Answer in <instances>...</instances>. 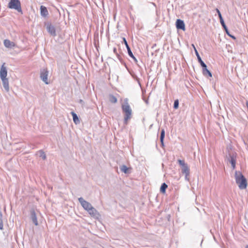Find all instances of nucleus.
I'll return each instance as SVG.
<instances>
[{
    "instance_id": "1",
    "label": "nucleus",
    "mask_w": 248,
    "mask_h": 248,
    "mask_svg": "<svg viewBox=\"0 0 248 248\" xmlns=\"http://www.w3.org/2000/svg\"><path fill=\"white\" fill-rule=\"evenodd\" d=\"M122 109L124 114V124L126 125L128 121L131 119L132 114V110L128 103V98L124 99V102L122 104Z\"/></svg>"
},
{
    "instance_id": "2",
    "label": "nucleus",
    "mask_w": 248,
    "mask_h": 248,
    "mask_svg": "<svg viewBox=\"0 0 248 248\" xmlns=\"http://www.w3.org/2000/svg\"><path fill=\"white\" fill-rule=\"evenodd\" d=\"M234 176L236 183L238 185L239 188L240 189H245L247 186V181L242 172L235 171Z\"/></svg>"
},
{
    "instance_id": "3",
    "label": "nucleus",
    "mask_w": 248,
    "mask_h": 248,
    "mask_svg": "<svg viewBox=\"0 0 248 248\" xmlns=\"http://www.w3.org/2000/svg\"><path fill=\"white\" fill-rule=\"evenodd\" d=\"M8 7L9 9H14L21 14H23L19 0H10L8 3Z\"/></svg>"
},
{
    "instance_id": "4",
    "label": "nucleus",
    "mask_w": 248,
    "mask_h": 248,
    "mask_svg": "<svg viewBox=\"0 0 248 248\" xmlns=\"http://www.w3.org/2000/svg\"><path fill=\"white\" fill-rule=\"evenodd\" d=\"M217 14H218V17L219 18V20H220V22L223 28V29L225 30L226 33L228 35H229L230 37H231L234 40H235L236 39V37L233 35H232L230 33V32L226 26V24H225V22H224V21L223 20V18L222 16V15L221 14V13L219 11V10L217 8L216 9Z\"/></svg>"
},
{
    "instance_id": "5",
    "label": "nucleus",
    "mask_w": 248,
    "mask_h": 248,
    "mask_svg": "<svg viewBox=\"0 0 248 248\" xmlns=\"http://www.w3.org/2000/svg\"><path fill=\"white\" fill-rule=\"evenodd\" d=\"M45 26L48 32L52 36H56V30L54 26L49 22H46L45 24Z\"/></svg>"
},
{
    "instance_id": "6",
    "label": "nucleus",
    "mask_w": 248,
    "mask_h": 248,
    "mask_svg": "<svg viewBox=\"0 0 248 248\" xmlns=\"http://www.w3.org/2000/svg\"><path fill=\"white\" fill-rule=\"evenodd\" d=\"M228 161L231 164L233 169L235 168L236 154L235 153H229L227 156Z\"/></svg>"
},
{
    "instance_id": "7",
    "label": "nucleus",
    "mask_w": 248,
    "mask_h": 248,
    "mask_svg": "<svg viewBox=\"0 0 248 248\" xmlns=\"http://www.w3.org/2000/svg\"><path fill=\"white\" fill-rule=\"evenodd\" d=\"M78 200L81 204L82 207L86 210L88 211L92 206V204L84 200L82 197H80L78 199Z\"/></svg>"
},
{
    "instance_id": "8",
    "label": "nucleus",
    "mask_w": 248,
    "mask_h": 248,
    "mask_svg": "<svg viewBox=\"0 0 248 248\" xmlns=\"http://www.w3.org/2000/svg\"><path fill=\"white\" fill-rule=\"evenodd\" d=\"M48 74V71L46 69H43L41 70L40 78L46 84L49 83L47 79Z\"/></svg>"
},
{
    "instance_id": "9",
    "label": "nucleus",
    "mask_w": 248,
    "mask_h": 248,
    "mask_svg": "<svg viewBox=\"0 0 248 248\" xmlns=\"http://www.w3.org/2000/svg\"><path fill=\"white\" fill-rule=\"evenodd\" d=\"M181 171L182 174L185 175L186 180L189 181V173H190V169L188 166V165L185 166L183 167H182Z\"/></svg>"
},
{
    "instance_id": "10",
    "label": "nucleus",
    "mask_w": 248,
    "mask_h": 248,
    "mask_svg": "<svg viewBox=\"0 0 248 248\" xmlns=\"http://www.w3.org/2000/svg\"><path fill=\"white\" fill-rule=\"evenodd\" d=\"M30 218L33 223L35 225H38L36 214L34 209H32L30 211Z\"/></svg>"
},
{
    "instance_id": "11",
    "label": "nucleus",
    "mask_w": 248,
    "mask_h": 248,
    "mask_svg": "<svg viewBox=\"0 0 248 248\" xmlns=\"http://www.w3.org/2000/svg\"><path fill=\"white\" fill-rule=\"evenodd\" d=\"M176 27L178 30H186L185 24L183 20L177 19L176 21Z\"/></svg>"
},
{
    "instance_id": "12",
    "label": "nucleus",
    "mask_w": 248,
    "mask_h": 248,
    "mask_svg": "<svg viewBox=\"0 0 248 248\" xmlns=\"http://www.w3.org/2000/svg\"><path fill=\"white\" fill-rule=\"evenodd\" d=\"M87 211L92 217L94 218H98L100 216L99 212L93 206Z\"/></svg>"
},
{
    "instance_id": "13",
    "label": "nucleus",
    "mask_w": 248,
    "mask_h": 248,
    "mask_svg": "<svg viewBox=\"0 0 248 248\" xmlns=\"http://www.w3.org/2000/svg\"><path fill=\"white\" fill-rule=\"evenodd\" d=\"M201 66L202 67V74L204 77L207 78L208 77H212L211 72L207 69V65H206V64Z\"/></svg>"
},
{
    "instance_id": "14",
    "label": "nucleus",
    "mask_w": 248,
    "mask_h": 248,
    "mask_svg": "<svg viewBox=\"0 0 248 248\" xmlns=\"http://www.w3.org/2000/svg\"><path fill=\"white\" fill-rule=\"evenodd\" d=\"M5 63H4L0 68V77L1 78H6L7 75V71L6 67L4 66Z\"/></svg>"
},
{
    "instance_id": "15",
    "label": "nucleus",
    "mask_w": 248,
    "mask_h": 248,
    "mask_svg": "<svg viewBox=\"0 0 248 248\" xmlns=\"http://www.w3.org/2000/svg\"><path fill=\"white\" fill-rule=\"evenodd\" d=\"M40 14L41 15L44 17H46L48 15V12L47 8L43 5L40 6Z\"/></svg>"
},
{
    "instance_id": "16",
    "label": "nucleus",
    "mask_w": 248,
    "mask_h": 248,
    "mask_svg": "<svg viewBox=\"0 0 248 248\" xmlns=\"http://www.w3.org/2000/svg\"><path fill=\"white\" fill-rule=\"evenodd\" d=\"M2 82V85L5 90L8 92L9 91V81L7 78H1Z\"/></svg>"
},
{
    "instance_id": "17",
    "label": "nucleus",
    "mask_w": 248,
    "mask_h": 248,
    "mask_svg": "<svg viewBox=\"0 0 248 248\" xmlns=\"http://www.w3.org/2000/svg\"><path fill=\"white\" fill-rule=\"evenodd\" d=\"M165 136V131L164 129H162L160 133V140L161 142V146L162 147H164V139Z\"/></svg>"
},
{
    "instance_id": "18",
    "label": "nucleus",
    "mask_w": 248,
    "mask_h": 248,
    "mask_svg": "<svg viewBox=\"0 0 248 248\" xmlns=\"http://www.w3.org/2000/svg\"><path fill=\"white\" fill-rule=\"evenodd\" d=\"M4 45L6 47L10 48L15 46V43L14 42H11L10 40L7 39L4 41Z\"/></svg>"
},
{
    "instance_id": "19",
    "label": "nucleus",
    "mask_w": 248,
    "mask_h": 248,
    "mask_svg": "<svg viewBox=\"0 0 248 248\" xmlns=\"http://www.w3.org/2000/svg\"><path fill=\"white\" fill-rule=\"evenodd\" d=\"M120 169L122 172H124L125 174L129 173L130 172V168L127 167L125 165L120 166Z\"/></svg>"
},
{
    "instance_id": "20",
    "label": "nucleus",
    "mask_w": 248,
    "mask_h": 248,
    "mask_svg": "<svg viewBox=\"0 0 248 248\" xmlns=\"http://www.w3.org/2000/svg\"><path fill=\"white\" fill-rule=\"evenodd\" d=\"M71 114L73 116V121L75 123V124H79L80 123V121L77 114L74 111H72L71 112Z\"/></svg>"
},
{
    "instance_id": "21",
    "label": "nucleus",
    "mask_w": 248,
    "mask_h": 248,
    "mask_svg": "<svg viewBox=\"0 0 248 248\" xmlns=\"http://www.w3.org/2000/svg\"><path fill=\"white\" fill-rule=\"evenodd\" d=\"M123 42L125 45V46L127 48L128 54L129 56H132V52L131 50L130 47H129V45H128L127 42L125 38H123Z\"/></svg>"
},
{
    "instance_id": "22",
    "label": "nucleus",
    "mask_w": 248,
    "mask_h": 248,
    "mask_svg": "<svg viewBox=\"0 0 248 248\" xmlns=\"http://www.w3.org/2000/svg\"><path fill=\"white\" fill-rule=\"evenodd\" d=\"M168 187V185L165 183H163L160 188V191L161 193L164 194L166 193V189Z\"/></svg>"
},
{
    "instance_id": "23",
    "label": "nucleus",
    "mask_w": 248,
    "mask_h": 248,
    "mask_svg": "<svg viewBox=\"0 0 248 248\" xmlns=\"http://www.w3.org/2000/svg\"><path fill=\"white\" fill-rule=\"evenodd\" d=\"M194 48H195V50L196 55V56L197 57V58H198V62L200 63L201 65L202 66L204 64H205V63L202 60V59H201V58L199 53L198 52L197 50L196 49V48L195 47H194Z\"/></svg>"
},
{
    "instance_id": "24",
    "label": "nucleus",
    "mask_w": 248,
    "mask_h": 248,
    "mask_svg": "<svg viewBox=\"0 0 248 248\" xmlns=\"http://www.w3.org/2000/svg\"><path fill=\"white\" fill-rule=\"evenodd\" d=\"M108 100L112 103H116L117 102V98L113 94H109L108 96Z\"/></svg>"
},
{
    "instance_id": "25",
    "label": "nucleus",
    "mask_w": 248,
    "mask_h": 248,
    "mask_svg": "<svg viewBox=\"0 0 248 248\" xmlns=\"http://www.w3.org/2000/svg\"><path fill=\"white\" fill-rule=\"evenodd\" d=\"M38 154L39 156L41 157L44 160L46 159V154L42 150L39 151Z\"/></svg>"
},
{
    "instance_id": "26",
    "label": "nucleus",
    "mask_w": 248,
    "mask_h": 248,
    "mask_svg": "<svg viewBox=\"0 0 248 248\" xmlns=\"http://www.w3.org/2000/svg\"><path fill=\"white\" fill-rule=\"evenodd\" d=\"M179 107V100L176 99L174 102L173 108L174 109H177Z\"/></svg>"
},
{
    "instance_id": "27",
    "label": "nucleus",
    "mask_w": 248,
    "mask_h": 248,
    "mask_svg": "<svg viewBox=\"0 0 248 248\" xmlns=\"http://www.w3.org/2000/svg\"><path fill=\"white\" fill-rule=\"evenodd\" d=\"M179 164L182 166V167H184L185 166L187 165V164L185 163L184 160L179 159L178 160Z\"/></svg>"
},
{
    "instance_id": "28",
    "label": "nucleus",
    "mask_w": 248,
    "mask_h": 248,
    "mask_svg": "<svg viewBox=\"0 0 248 248\" xmlns=\"http://www.w3.org/2000/svg\"><path fill=\"white\" fill-rule=\"evenodd\" d=\"M113 52H114V53H115V54H116V55H117V57H118V59H119V60H121V56H120V55L119 54H118V53L117 52V49H116V47H114V48H113Z\"/></svg>"
},
{
    "instance_id": "29",
    "label": "nucleus",
    "mask_w": 248,
    "mask_h": 248,
    "mask_svg": "<svg viewBox=\"0 0 248 248\" xmlns=\"http://www.w3.org/2000/svg\"><path fill=\"white\" fill-rule=\"evenodd\" d=\"M131 58H132L134 61L135 62H137L138 61L137 60V59L135 57V56H134V55L132 54V56H129Z\"/></svg>"
},
{
    "instance_id": "30",
    "label": "nucleus",
    "mask_w": 248,
    "mask_h": 248,
    "mask_svg": "<svg viewBox=\"0 0 248 248\" xmlns=\"http://www.w3.org/2000/svg\"><path fill=\"white\" fill-rule=\"evenodd\" d=\"M79 102L81 104H83L84 103V101L82 99H80Z\"/></svg>"
},
{
    "instance_id": "31",
    "label": "nucleus",
    "mask_w": 248,
    "mask_h": 248,
    "mask_svg": "<svg viewBox=\"0 0 248 248\" xmlns=\"http://www.w3.org/2000/svg\"><path fill=\"white\" fill-rule=\"evenodd\" d=\"M245 248H248V245H247V246L245 247Z\"/></svg>"
}]
</instances>
